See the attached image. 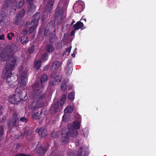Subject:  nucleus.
Returning a JSON list of instances; mask_svg holds the SVG:
<instances>
[{
    "mask_svg": "<svg viewBox=\"0 0 156 156\" xmlns=\"http://www.w3.org/2000/svg\"><path fill=\"white\" fill-rule=\"evenodd\" d=\"M21 18L16 16V17L13 20V23L16 25H21Z\"/></svg>",
    "mask_w": 156,
    "mask_h": 156,
    "instance_id": "nucleus-27",
    "label": "nucleus"
},
{
    "mask_svg": "<svg viewBox=\"0 0 156 156\" xmlns=\"http://www.w3.org/2000/svg\"><path fill=\"white\" fill-rule=\"evenodd\" d=\"M36 10V8L35 5L34 3L29 4L27 10L29 13H34Z\"/></svg>",
    "mask_w": 156,
    "mask_h": 156,
    "instance_id": "nucleus-19",
    "label": "nucleus"
},
{
    "mask_svg": "<svg viewBox=\"0 0 156 156\" xmlns=\"http://www.w3.org/2000/svg\"><path fill=\"white\" fill-rule=\"evenodd\" d=\"M72 56L73 57H75V55H74L73 54H72Z\"/></svg>",
    "mask_w": 156,
    "mask_h": 156,
    "instance_id": "nucleus-63",
    "label": "nucleus"
},
{
    "mask_svg": "<svg viewBox=\"0 0 156 156\" xmlns=\"http://www.w3.org/2000/svg\"><path fill=\"white\" fill-rule=\"evenodd\" d=\"M80 133L83 136L87 137L88 133L87 129L84 128L81 129L80 131Z\"/></svg>",
    "mask_w": 156,
    "mask_h": 156,
    "instance_id": "nucleus-29",
    "label": "nucleus"
},
{
    "mask_svg": "<svg viewBox=\"0 0 156 156\" xmlns=\"http://www.w3.org/2000/svg\"><path fill=\"white\" fill-rule=\"evenodd\" d=\"M24 135L26 136V137H28L30 136L32 132L29 130V127H26L24 129Z\"/></svg>",
    "mask_w": 156,
    "mask_h": 156,
    "instance_id": "nucleus-22",
    "label": "nucleus"
},
{
    "mask_svg": "<svg viewBox=\"0 0 156 156\" xmlns=\"http://www.w3.org/2000/svg\"><path fill=\"white\" fill-rule=\"evenodd\" d=\"M68 88L69 90H71L72 89V86L71 85H69L68 86Z\"/></svg>",
    "mask_w": 156,
    "mask_h": 156,
    "instance_id": "nucleus-61",
    "label": "nucleus"
},
{
    "mask_svg": "<svg viewBox=\"0 0 156 156\" xmlns=\"http://www.w3.org/2000/svg\"><path fill=\"white\" fill-rule=\"evenodd\" d=\"M48 150L46 146H43L41 143L38 142L35 149L34 151L38 155L43 156Z\"/></svg>",
    "mask_w": 156,
    "mask_h": 156,
    "instance_id": "nucleus-6",
    "label": "nucleus"
},
{
    "mask_svg": "<svg viewBox=\"0 0 156 156\" xmlns=\"http://www.w3.org/2000/svg\"><path fill=\"white\" fill-rule=\"evenodd\" d=\"M19 73L20 77L19 82L21 88H23L27 83V70L26 69H24L23 67L21 66L19 67Z\"/></svg>",
    "mask_w": 156,
    "mask_h": 156,
    "instance_id": "nucleus-4",
    "label": "nucleus"
},
{
    "mask_svg": "<svg viewBox=\"0 0 156 156\" xmlns=\"http://www.w3.org/2000/svg\"><path fill=\"white\" fill-rule=\"evenodd\" d=\"M37 26V25H35L34 24H33V25L30 27L29 29L30 33H32L34 31V29Z\"/></svg>",
    "mask_w": 156,
    "mask_h": 156,
    "instance_id": "nucleus-42",
    "label": "nucleus"
},
{
    "mask_svg": "<svg viewBox=\"0 0 156 156\" xmlns=\"http://www.w3.org/2000/svg\"><path fill=\"white\" fill-rule=\"evenodd\" d=\"M41 61L38 60L37 61H35L34 65V67L35 68L36 70H38L39 69L41 66Z\"/></svg>",
    "mask_w": 156,
    "mask_h": 156,
    "instance_id": "nucleus-30",
    "label": "nucleus"
},
{
    "mask_svg": "<svg viewBox=\"0 0 156 156\" xmlns=\"http://www.w3.org/2000/svg\"><path fill=\"white\" fill-rule=\"evenodd\" d=\"M71 61L70 59H69L67 61V65H68L69 66H72L71 65Z\"/></svg>",
    "mask_w": 156,
    "mask_h": 156,
    "instance_id": "nucleus-58",
    "label": "nucleus"
},
{
    "mask_svg": "<svg viewBox=\"0 0 156 156\" xmlns=\"http://www.w3.org/2000/svg\"><path fill=\"white\" fill-rule=\"evenodd\" d=\"M76 30H75L74 29V30L72 31L70 34L71 36H72L75 35Z\"/></svg>",
    "mask_w": 156,
    "mask_h": 156,
    "instance_id": "nucleus-57",
    "label": "nucleus"
},
{
    "mask_svg": "<svg viewBox=\"0 0 156 156\" xmlns=\"http://www.w3.org/2000/svg\"><path fill=\"white\" fill-rule=\"evenodd\" d=\"M6 120V118H0V123L4 122Z\"/></svg>",
    "mask_w": 156,
    "mask_h": 156,
    "instance_id": "nucleus-52",
    "label": "nucleus"
},
{
    "mask_svg": "<svg viewBox=\"0 0 156 156\" xmlns=\"http://www.w3.org/2000/svg\"><path fill=\"white\" fill-rule=\"evenodd\" d=\"M45 4V10L46 12L49 13L52 10L54 3V0H44Z\"/></svg>",
    "mask_w": 156,
    "mask_h": 156,
    "instance_id": "nucleus-8",
    "label": "nucleus"
},
{
    "mask_svg": "<svg viewBox=\"0 0 156 156\" xmlns=\"http://www.w3.org/2000/svg\"><path fill=\"white\" fill-rule=\"evenodd\" d=\"M59 151L57 150H54L51 154L50 156H59Z\"/></svg>",
    "mask_w": 156,
    "mask_h": 156,
    "instance_id": "nucleus-38",
    "label": "nucleus"
},
{
    "mask_svg": "<svg viewBox=\"0 0 156 156\" xmlns=\"http://www.w3.org/2000/svg\"><path fill=\"white\" fill-rule=\"evenodd\" d=\"M48 80V77L46 74H44L41 76L40 79V82L41 83L40 86L41 88H43L44 87V86L43 84V83L47 81Z\"/></svg>",
    "mask_w": 156,
    "mask_h": 156,
    "instance_id": "nucleus-18",
    "label": "nucleus"
},
{
    "mask_svg": "<svg viewBox=\"0 0 156 156\" xmlns=\"http://www.w3.org/2000/svg\"><path fill=\"white\" fill-rule=\"evenodd\" d=\"M5 40L4 34H2L0 35V40Z\"/></svg>",
    "mask_w": 156,
    "mask_h": 156,
    "instance_id": "nucleus-55",
    "label": "nucleus"
},
{
    "mask_svg": "<svg viewBox=\"0 0 156 156\" xmlns=\"http://www.w3.org/2000/svg\"><path fill=\"white\" fill-rule=\"evenodd\" d=\"M53 80H51L49 82V84L50 86L55 85L59 84L61 81V77L60 75H57Z\"/></svg>",
    "mask_w": 156,
    "mask_h": 156,
    "instance_id": "nucleus-14",
    "label": "nucleus"
},
{
    "mask_svg": "<svg viewBox=\"0 0 156 156\" xmlns=\"http://www.w3.org/2000/svg\"><path fill=\"white\" fill-rule=\"evenodd\" d=\"M41 59L43 61H46L48 59V55L46 53H44L41 57Z\"/></svg>",
    "mask_w": 156,
    "mask_h": 156,
    "instance_id": "nucleus-37",
    "label": "nucleus"
},
{
    "mask_svg": "<svg viewBox=\"0 0 156 156\" xmlns=\"http://www.w3.org/2000/svg\"><path fill=\"white\" fill-rule=\"evenodd\" d=\"M68 99L70 100H73L74 98V94L73 92L69 93L68 96Z\"/></svg>",
    "mask_w": 156,
    "mask_h": 156,
    "instance_id": "nucleus-40",
    "label": "nucleus"
},
{
    "mask_svg": "<svg viewBox=\"0 0 156 156\" xmlns=\"http://www.w3.org/2000/svg\"><path fill=\"white\" fill-rule=\"evenodd\" d=\"M21 147V145L20 144H17L16 145V149H18L19 148H20Z\"/></svg>",
    "mask_w": 156,
    "mask_h": 156,
    "instance_id": "nucleus-56",
    "label": "nucleus"
},
{
    "mask_svg": "<svg viewBox=\"0 0 156 156\" xmlns=\"http://www.w3.org/2000/svg\"><path fill=\"white\" fill-rule=\"evenodd\" d=\"M35 50V47L33 45L31 44L30 46L28 48V51L30 54L33 53Z\"/></svg>",
    "mask_w": 156,
    "mask_h": 156,
    "instance_id": "nucleus-35",
    "label": "nucleus"
},
{
    "mask_svg": "<svg viewBox=\"0 0 156 156\" xmlns=\"http://www.w3.org/2000/svg\"><path fill=\"white\" fill-rule=\"evenodd\" d=\"M57 39V37L55 34H52L50 36L49 42L52 45L53 43L55 42Z\"/></svg>",
    "mask_w": 156,
    "mask_h": 156,
    "instance_id": "nucleus-26",
    "label": "nucleus"
},
{
    "mask_svg": "<svg viewBox=\"0 0 156 156\" xmlns=\"http://www.w3.org/2000/svg\"><path fill=\"white\" fill-rule=\"evenodd\" d=\"M69 119V118H62V121L64 122H67Z\"/></svg>",
    "mask_w": 156,
    "mask_h": 156,
    "instance_id": "nucleus-51",
    "label": "nucleus"
},
{
    "mask_svg": "<svg viewBox=\"0 0 156 156\" xmlns=\"http://www.w3.org/2000/svg\"><path fill=\"white\" fill-rule=\"evenodd\" d=\"M71 48V46H70V47H69L68 48H66L65 49L66 50L65 51V52H64L63 54L64 55V54H66V53L67 52V53H68L67 55H68L69 54V53L70 52Z\"/></svg>",
    "mask_w": 156,
    "mask_h": 156,
    "instance_id": "nucleus-44",
    "label": "nucleus"
},
{
    "mask_svg": "<svg viewBox=\"0 0 156 156\" xmlns=\"http://www.w3.org/2000/svg\"><path fill=\"white\" fill-rule=\"evenodd\" d=\"M56 74L54 73V72H52L51 75V78H52L55 79V76H56Z\"/></svg>",
    "mask_w": 156,
    "mask_h": 156,
    "instance_id": "nucleus-54",
    "label": "nucleus"
},
{
    "mask_svg": "<svg viewBox=\"0 0 156 156\" xmlns=\"http://www.w3.org/2000/svg\"><path fill=\"white\" fill-rule=\"evenodd\" d=\"M54 49V47L51 44H48L45 46V50L48 52L51 53L53 52Z\"/></svg>",
    "mask_w": 156,
    "mask_h": 156,
    "instance_id": "nucleus-21",
    "label": "nucleus"
},
{
    "mask_svg": "<svg viewBox=\"0 0 156 156\" xmlns=\"http://www.w3.org/2000/svg\"><path fill=\"white\" fill-rule=\"evenodd\" d=\"M43 105L44 103L41 101H34L30 102V108L32 110H34L41 108Z\"/></svg>",
    "mask_w": 156,
    "mask_h": 156,
    "instance_id": "nucleus-10",
    "label": "nucleus"
},
{
    "mask_svg": "<svg viewBox=\"0 0 156 156\" xmlns=\"http://www.w3.org/2000/svg\"><path fill=\"white\" fill-rule=\"evenodd\" d=\"M27 98L26 92L24 90L22 91L20 88L17 87L15 92V94L9 96L8 99L10 103L18 105L20 102V100L25 101L27 99Z\"/></svg>",
    "mask_w": 156,
    "mask_h": 156,
    "instance_id": "nucleus-2",
    "label": "nucleus"
},
{
    "mask_svg": "<svg viewBox=\"0 0 156 156\" xmlns=\"http://www.w3.org/2000/svg\"><path fill=\"white\" fill-rule=\"evenodd\" d=\"M42 113V111H38L32 115V117H39Z\"/></svg>",
    "mask_w": 156,
    "mask_h": 156,
    "instance_id": "nucleus-41",
    "label": "nucleus"
},
{
    "mask_svg": "<svg viewBox=\"0 0 156 156\" xmlns=\"http://www.w3.org/2000/svg\"><path fill=\"white\" fill-rule=\"evenodd\" d=\"M61 63L57 61L53 62L52 64V66L51 68V71L54 72L61 65Z\"/></svg>",
    "mask_w": 156,
    "mask_h": 156,
    "instance_id": "nucleus-15",
    "label": "nucleus"
},
{
    "mask_svg": "<svg viewBox=\"0 0 156 156\" xmlns=\"http://www.w3.org/2000/svg\"><path fill=\"white\" fill-rule=\"evenodd\" d=\"M15 156H31L30 155L28 154H26L23 153H20L19 154H16L15 155Z\"/></svg>",
    "mask_w": 156,
    "mask_h": 156,
    "instance_id": "nucleus-47",
    "label": "nucleus"
},
{
    "mask_svg": "<svg viewBox=\"0 0 156 156\" xmlns=\"http://www.w3.org/2000/svg\"><path fill=\"white\" fill-rule=\"evenodd\" d=\"M36 131L38 134L39 136L42 138H45L48 135L47 131L44 128H37Z\"/></svg>",
    "mask_w": 156,
    "mask_h": 156,
    "instance_id": "nucleus-11",
    "label": "nucleus"
},
{
    "mask_svg": "<svg viewBox=\"0 0 156 156\" xmlns=\"http://www.w3.org/2000/svg\"><path fill=\"white\" fill-rule=\"evenodd\" d=\"M59 104V101L56 102L54 101L53 103L50 108V111L51 114H54L58 111Z\"/></svg>",
    "mask_w": 156,
    "mask_h": 156,
    "instance_id": "nucleus-12",
    "label": "nucleus"
},
{
    "mask_svg": "<svg viewBox=\"0 0 156 156\" xmlns=\"http://www.w3.org/2000/svg\"><path fill=\"white\" fill-rule=\"evenodd\" d=\"M17 115L16 114L14 113L13 114L12 117H17Z\"/></svg>",
    "mask_w": 156,
    "mask_h": 156,
    "instance_id": "nucleus-62",
    "label": "nucleus"
},
{
    "mask_svg": "<svg viewBox=\"0 0 156 156\" xmlns=\"http://www.w3.org/2000/svg\"><path fill=\"white\" fill-rule=\"evenodd\" d=\"M20 121L22 122H27L28 121V119L26 118H20Z\"/></svg>",
    "mask_w": 156,
    "mask_h": 156,
    "instance_id": "nucleus-48",
    "label": "nucleus"
},
{
    "mask_svg": "<svg viewBox=\"0 0 156 156\" xmlns=\"http://www.w3.org/2000/svg\"><path fill=\"white\" fill-rule=\"evenodd\" d=\"M12 52L8 51L6 53L4 54H2L1 58L3 61H7L5 69V72L3 73L2 76L4 79H7L12 76V73L11 72L14 69L17 60V57L16 56H14L13 53Z\"/></svg>",
    "mask_w": 156,
    "mask_h": 156,
    "instance_id": "nucleus-1",
    "label": "nucleus"
},
{
    "mask_svg": "<svg viewBox=\"0 0 156 156\" xmlns=\"http://www.w3.org/2000/svg\"><path fill=\"white\" fill-rule=\"evenodd\" d=\"M2 109L3 107L2 105H0V116H1L2 114Z\"/></svg>",
    "mask_w": 156,
    "mask_h": 156,
    "instance_id": "nucleus-60",
    "label": "nucleus"
},
{
    "mask_svg": "<svg viewBox=\"0 0 156 156\" xmlns=\"http://www.w3.org/2000/svg\"><path fill=\"white\" fill-rule=\"evenodd\" d=\"M66 128L65 127H63L61 130V141L62 144L67 143L69 140V134L67 131L66 132L64 131Z\"/></svg>",
    "mask_w": 156,
    "mask_h": 156,
    "instance_id": "nucleus-9",
    "label": "nucleus"
},
{
    "mask_svg": "<svg viewBox=\"0 0 156 156\" xmlns=\"http://www.w3.org/2000/svg\"><path fill=\"white\" fill-rule=\"evenodd\" d=\"M26 1L28 4L33 3L34 0H26Z\"/></svg>",
    "mask_w": 156,
    "mask_h": 156,
    "instance_id": "nucleus-53",
    "label": "nucleus"
},
{
    "mask_svg": "<svg viewBox=\"0 0 156 156\" xmlns=\"http://www.w3.org/2000/svg\"><path fill=\"white\" fill-rule=\"evenodd\" d=\"M20 41L23 44H26L29 41V40L27 36L24 35L22 36Z\"/></svg>",
    "mask_w": 156,
    "mask_h": 156,
    "instance_id": "nucleus-28",
    "label": "nucleus"
},
{
    "mask_svg": "<svg viewBox=\"0 0 156 156\" xmlns=\"http://www.w3.org/2000/svg\"><path fill=\"white\" fill-rule=\"evenodd\" d=\"M24 3V0H21L17 4L16 6V8L17 9H20L21 7H22L23 4Z\"/></svg>",
    "mask_w": 156,
    "mask_h": 156,
    "instance_id": "nucleus-36",
    "label": "nucleus"
},
{
    "mask_svg": "<svg viewBox=\"0 0 156 156\" xmlns=\"http://www.w3.org/2000/svg\"><path fill=\"white\" fill-rule=\"evenodd\" d=\"M19 119L18 118H12L11 121L9 122L8 125L9 129H11L12 127H16L17 126L16 123Z\"/></svg>",
    "mask_w": 156,
    "mask_h": 156,
    "instance_id": "nucleus-16",
    "label": "nucleus"
},
{
    "mask_svg": "<svg viewBox=\"0 0 156 156\" xmlns=\"http://www.w3.org/2000/svg\"><path fill=\"white\" fill-rule=\"evenodd\" d=\"M30 21H27L26 22L25 24V26L27 27L29 25H30Z\"/></svg>",
    "mask_w": 156,
    "mask_h": 156,
    "instance_id": "nucleus-59",
    "label": "nucleus"
},
{
    "mask_svg": "<svg viewBox=\"0 0 156 156\" xmlns=\"http://www.w3.org/2000/svg\"><path fill=\"white\" fill-rule=\"evenodd\" d=\"M77 12H81L83 11L82 6L81 5H79L77 7Z\"/></svg>",
    "mask_w": 156,
    "mask_h": 156,
    "instance_id": "nucleus-46",
    "label": "nucleus"
},
{
    "mask_svg": "<svg viewBox=\"0 0 156 156\" xmlns=\"http://www.w3.org/2000/svg\"><path fill=\"white\" fill-rule=\"evenodd\" d=\"M52 137L54 138H58L60 136V132L58 131H53L51 133Z\"/></svg>",
    "mask_w": 156,
    "mask_h": 156,
    "instance_id": "nucleus-32",
    "label": "nucleus"
},
{
    "mask_svg": "<svg viewBox=\"0 0 156 156\" xmlns=\"http://www.w3.org/2000/svg\"><path fill=\"white\" fill-rule=\"evenodd\" d=\"M25 13V10L23 9H21L20 11L17 14L16 16L20 17L22 18V17L24 15Z\"/></svg>",
    "mask_w": 156,
    "mask_h": 156,
    "instance_id": "nucleus-34",
    "label": "nucleus"
},
{
    "mask_svg": "<svg viewBox=\"0 0 156 156\" xmlns=\"http://www.w3.org/2000/svg\"><path fill=\"white\" fill-rule=\"evenodd\" d=\"M84 26L83 23L80 21L77 22V23L74 24L73 27L75 30H78L82 28Z\"/></svg>",
    "mask_w": 156,
    "mask_h": 156,
    "instance_id": "nucleus-20",
    "label": "nucleus"
},
{
    "mask_svg": "<svg viewBox=\"0 0 156 156\" xmlns=\"http://www.w3.org/2000/svg\"><path fill=\"white\" fill-rule=\"evenodd\" d=\"M73 71L72 66H69L68 65H66L65 68V72L67 76H69L71 74Z\"/></svg>",
    "mask_w": 156,
    "mask_h": 156,
    "instance_id": "nucleus-24",
    "label": "nucleus"
},
{
    "mask_svg": "<svg viewBox=\"0 0 156 156\" xmlns=\"http://www.w3.org/2000/svg\"><path fill=\"white\" fill-rule=\"evenodd\" d=\"M5 134L3 127L0 126V140H1L4 138Z\"/></svg>",
    "mask_w": 156,
    "mask_h": 156,
    "instance_id": "nucleus-33",
    "label": "nucleus"
},
{
    "mask_svg": "<svg viewBox=\"0 0 156 156\" xmlns=\"http://www.w3.org/2000/svg\"><path fill=\"white\" fill-rule=\"evenodd\" d=\"M66 95L65 94H64L62 95L61 99V102H60V105L61 106H62V105H63L64 102H65V100L66 98Z\"/></svg>",
    "mask_w": 156,
    "mask_h": 156,
    "instance_id": "nucleus-39",
    "label": "nucleus"
},
{
    "mask_svg": "<svg viewBox=\"0 0 156 156\" xmlns=\"http://www.w3.org/2000/svg\"><path fill=\"white\" fill-rule=\"evenodd\" d=\"M40 12H36L32 16L33 20L31 21V24L35 25H38L40 17Z\"/></svg>",
    "mask_w": 156,
    "mask_h": 156,
    "instance_id": "nucleus-13",
    "label": "nucleus"
},
{
    "mask_svg": "<svg viewBox=\"0 0 156 156\" xmlns=\"http://www.w3.org/2000/svg\"><path fill=\"white\" fill-rule=\"evenodd\" d=\"M14 36V34L12 32H11L10 33H8L7 34V37L9 40H11L12 39V37H13Z\"/></svg>",
    "mask_w": 156,
    "mask_h": 156,
    "instance_id": "nucleus-43",
    "label": "nucleus"
},
{
    "mask_svg": "<svg viewBox=\"0 0 156 156\" xmlns=\"http://www.w3.org/2000/svg\"><path fill=\"white\" fill-rule=\"evenodd\" d=\"M33 90L30 94V97L32 99H44L46 94L41 90L39 83L36 82L32 85Z\"/></svg>",
    "mask_w": 156,
    "mask_h": 156,
    "instance_id": "nucleus-3",
    "label": "nucleus"
},
{
    "mask_svg": "<svg viewBox=\"0 0 156 156\" xmlns=\"http://www.w3.org/2000/svg\"><path fill=\"white\" fill-rule=\"evenodd\" d=\"M80 122H79L78 121H74L73 124V127L74 129L76 130V129H79L80 127ZM71 128L72 127L71 126Z\"/></svg>",
    "mask_w": 156,
    "mask_h": 156,
    "instance_id": "nucleus-23",
    "label": "nucleus"
},
{
    "mask_svg": "<svg viewBox=\"0 0 156 156\" xmlns=\"http://www.w3.org/2000/svg\"><path fill=\"white\" fill-rule=\"evenodd\" d=\"M74 108L71 106H67L64 110V113H70L73 112Z\"/></svg>",
    "mask_w": 156,
    "mask_h": 156,
    "instance_id": "nucleus-25",
    "label": "nucleus"
},
{
    "mask_svg": "<svg viewBox=\"0 0 156 156\" xmlns=\"http://www.w3.org/2000/svg\"><path fill=\"white\" fill-rule=\"evenodd\" d=\"M63 15V9L61 7L58 6L55 9L54 16L56 20L58 21V25H60L63 20L62 18Z\"/></svg>",
    "mask_w": 156,
    "mask_h": 156,
    "instance_id": "nucleus-5",
    "label": "nucleus"
},
{
    "mask_svg": "<svg viewBox=\"0 0 156 156\" xmlns=\"http://www.w3.org/2000/svg\"><path fill=\"white\" fill-rule=\"evenodd\" d=\"M67 81V80H65L63 81H62L61 84V89L63 91H65L66 88Z\"/></svg>",
    "mask_w": 156,
    "mask_h": 156,
    "instance_id": "nucleus-31",
    "label": "nucleus"
},
{
    "mask_svg": "<svg viewBox=\"0 0 156 156\" xmlns=\"http://www.w3.org/2000/svg\"><path fill=\"white\" fill-rule=\"evenodd\" d=\"M49 31V30L48 29H46L45 28L44 30V36L45 37H46L48 36V32Z\"/></svg>",
    "mask_w": 156,
    "mask_h": 156,
    "instance_id": "nucleus-49",
    "label": "nucleus"
},
{
    "mask_svg": "<svg viewBox=\"0 0 156 156\" xmlns=\"http://www.w3.org/2000/svg\"><path fill=\"white\" fill-rule=\"evenodd\" d=\"M5 18L6 16L4 14H0V22L3 21L5 19Z\"/></svg>",
    "mask_w": 156,
    "mask_h": 156,
    "instance_id": "nucleus-45",
    "label": "nucleus"
},
{
    "mask_svg": "<svg viewBox=\"0 0 156 156\" xmlns=\"http://www.w3.org/2000/svg\"><path fill=\"white\" fill-rule=\"evenodd\" d=\"M10 3L9 0H6L4 4L6 6V7H8L9 6V5Z\"/></svg>",
    "mask_w": 156,
    "mask_h": 156,
    "instance_id": "nucleus-50",
    "label": "nucleus"
},
{
    "mask_svg": "<svg viewBox=\"0 0 156 156\" xmlns=\"http://www.w3.org/2000/svg\"><path fill=\"white\" fill-rule=\"evenodd\" d=\"M72 22L73 23L75 22V21H74V20H73Z\"/></svg>",
    "mask_w": 156,
    "mask_h": 156,
    "instance_id": "nucleus-64",
    "label": "nucleus"
},
{
    "mask_svg": "<svg viewBox=\"0 0 156 156\" xmlns=\"http://www.w3.org/2000/svg\"><path fill=\"white\" fill-rule=\"evenodd\" d=\"M68 130L69 132V136L70 135L71 137H75L77 136L78 134V132L77 130L74 129L73 128H68Z\"/></svg>",
    "mask_w": 156,
    "mask_h": 156,
    "instance_id": "nucleus-17",
    "label": "nucleus"
},
{
    "mask_svg": "<svg viewBox=\"0 0 156 156\" xmlns=\"http://www.w3.org/2000/svg\"><path fill=\"white\" fill-rule=\"evenodd\" d=\"M84 152L83 156H87L89 153L84 147H81L78 150V151L75 150L69 153V156H81L82 155L83 152Z\"/></svg>",
    "mask_w": 156,
    "mask_h": 156,
    "instance_id": "nucleus-7",
    "label": "nucleus"
}]
</instances>
